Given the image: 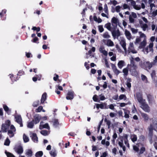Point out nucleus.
I'll return each instance as SVG.
<instances>
[{"label":"nucleus","mask_w":157,"mask_h":157,"mask_svg":"<svg viewBox=\"0 0 157 157\" xmlns=\"http://www.w3.org/2000/svg\"><path fill=\"white\" fill-rule=\"evenodd\" d=\"M148 128L149 130L148 135L150 138V142L151 144L153 142L152 139L153 130L157 131V119L153 120L152 124L150 125Z\"/></svg>","instance_id":"obj_1"},{"label":"nucleus","mask_w":157,"mask_h":157,"mask_svg":"<svg viewBox=\"0 0 157 157\" xmlns=\"http://www.w3.org/2000/svg\"><path fill=\"white\" fill-rule=\"evenodd\" d=\"M128 67L131 75L134 76H136L138 75L136 70L137 66L135 61L133 60H131L130 64H128Z\"/></svg>","instance_id":"obj_2"},{"label":"nucleus","mask_w":157,"mask_h":157,"mask_svg":"<svg viewBox=\"0 0 157 157\" xmlns=\"http://www.w3.org/2000/svg\"><path fill=\"white\" fill-rule=\"evenodd\" d=\"M117 27L116 25L114 26L112 28V30L111 31L112 35L114 39L115 38L117 39L120 36V31L118 29H117Z\"/></svg>","instance_id":"obj_3"},{"label":"nucleus","mask_w":157,"mask_h":157,"mask_svg":"<svg viewBox=\"0 0 157 157\" xmlns=\"http://www.w3.org/2000/svg\"><path fill=\"white\" fill-rule=\"evenodd\" d=\"M14 149L15 151L18 154H21L23 151V147L20 144L16 145Z\"/></svg>","instance_id":"obj_4"},{"label":"nucleus","mask_w":157,"mask_h":157,"mask_svg":"<svg viewBox=\"0 0 157 157\" xmlns=\"http://www.w3.org/2000/svg\"><path fill=\"white\" fill-rule=\"evenodd\" d=\"M153 43H150L148 47H147L146 48L143 49V51L144 52L145 54H147L149 51H152L153 52Z\"/></svg>","instance_id":"obj_5"},{"label":"nucleus","mask_w":157,"mask_h":157,"mask_svg":"<svg viewBox=\"0 0 157 157\" xmlns=\"http://www.w3.org/2000/svg\"><path fill=\"white\" fill-rule=\"evenodd\" d=\"M137 17L136 14L133 12H132L131 14H130L129 17V23L134 24L135 22V18Z\"/></svg>","instance_id":"obj_6"},{"label":"nucleus","mask_w":157,"mask_h":157,"mask_svg":"<svg viewBox=\"0 0 157 157\" xmlns=\"http://www.w3.org/2000/svg\"><path fill=\"white\" fill-rule=\"evenodd\" d=\"M141 108L145 112L149 113L150 111V108L148 105L146 103L145 101L140 104Z\"/></svg>","instance_id":"obj_7"},{"label":"nucleus","mask_w":157,"mask_h":157,"mask_svg":"<svg viewBox=\"0 0 157 157\" xmlns=\"http://www.w3.org/2000/svg\"><path fill=\"white\" fill-rule=\"evenodd\" d=\"M136 98L140 103H143V102L145 101V100L144 99L142 98V94L140 92H138L136 94Z\"/></svg>","instance_id":"obj_8"},{"label":"nucleus","mask_w":157,"mask_h":157,"mask_svg":"<svg viewBox=\"0 0 157 157\" xmlns=\"http://www.w3.org/2000/svg\"><path fill=\"white\" fill-rule=\"evenodd\" d=\"M74 97V92L73 91H69L66 98L67 100H72Z\"/></svg>","instance_id":"obj_9"},{"label":"nucleus","mask_w":157,"mask_h":157,"mask_svg":"<svg viewBox=\"0 0 157 157\" xmlns=\"http://www.w3.org/2000/svg\"><path fill=\"white\" fill-rule=\"evenodd\" d=\"M41 118V117L40 115L38 114H36L34 116V119L33 120V121L36 124L38 123Z\"/></svg>","instance_id":"obj_10"},{"label":"nucleus","mask_w":157,"mask_h":157,"mask_svg":"<svg viewBox=\"0 0 157 157\" xmlns=\"http://www.w3.org/2000/svg\"><path fill=\"white\" fill-rule=\"evenodd\" d=\"M16 121L20 124V127L23 126V124H22V120L21 117L20 116L18 115L15 117Z\"/></svg>","instance_id":"obj_11"},{"label":"nucleus","mask_w":157,"mask_h":157,"mask_svg":"<svg viewBox=\"0 0 157 157\" xmlns=\"http://www.w3.org/2000/svg\"><path fill=\"white\" fill-rule=\"evenodd\" d=\"M105 42H104L105 44L108 47H113L114 45L113 42L110 39H108L105 40Z\"/></svg>","instance_id":"obj_12"},{"label":"nucleus","mask_w":157,"mask_h":157,"mask_svg":"<svg viewBox=\"0 0 157 157\" xmlns=\"http://www.w3.org/2000/svg\"><path fill=\"white\" fill-rule=\"evenodd\" d=\"M43 121H41L40 122V125L39 126V128L40 129H42L43 128H46L48 129H50V127L48 123H46L44 124H42Z\"/></svg>","instance_id":"obj_13"},{"label":"nucleus","mask_w":157,"mask_h":157,"mask_svg":"<svg viewBox=\"0 0 157 157\" xmlns=\"http://www.w3.org/2000/svg\"><path fill=\"white\" fill-rule=\"evenodd\" d=\"M111 22H112V25L114 27V26L116 25L117 27V24L119 22V20L115 17H113L111 20Z\"/></svg>","instance_id":"obj_14"},{"label":"nucleus","mask_w":157,"mask_h":157,"mask_svg":"<svg viewBox=\"0 0 157 157\" xmlns=\"http://www.w3.org/2000/svg\"><path fill=\"white\" fill-rule=\"evenodd\" d=\"M141 28L144 31H148L149 29L146 23H142L140 24Z\"/></svg>","instance_id":"obj_15"},{"label":"nucleus","mask_w":157,"mask_h":157,"mask_svg":"<svg viewBox=\"0 0 157 157\" xmlns=\"http://www.w3.org/2000/svg\"><path fill=\"white\" fill-rule=\"evenodd\" d=\"M124 34L127 39L129 40H130L132 38V35L130 32L127 30L125 29Z\"/></svg>","instance_id":"obj_16"},{"label":"nucleus","mask_w":157,"mask_h":157,"mask_svg":"<svg viewBox=\"0 0 157 157\" xmlns=\"http://www.w3.org/2000/svg\"><path fill=\"white\" fill-rule=\"evenodd\" d=\"M112 67L115 74L117 75H118L120 72L117 69L116 66L114 64H113L112 65Z\"/></svg>","instance_id":"obj_17"},{"label":"nucleus","mask_w":157,"mask_h":157,"mask_svg":"<svg viewBox=\"0 0 157 157\" xmlns=\"http://www.w3.org/2000/svg\"><path fill=\"white\" fill-rule=\"evenodd\" d=\"M119 145L122 148L123 150L124 151H125L126 150L125 147L124 145L123 141V140H121L120 141H119L118 143Z\"/></svg>","instance_id":"obj_18"},{"label":"nucleus","mask_w":157,"mask_h":157,"mask_svg":"<svg viewBox=\"0 0 157 157\" xmlns=\"http://www.w3.org/2000/svg\"><path fill=\"white\" fill-rule=\"evenodd\" d=\"M141 115L142 117L144 118L145 121L147 122L148 121L149 117L147 114L144 113H142Z\"/></svg>","instance_id":"obj_19"},{"label":"nucleus","mask_w":157,"mask_h":157,"mask_svg":"<svg viewBox=\"0 0 157 157\" xmlns=\"http://www.w3.org/2000/svg\"><path fill=\"white\" fill-rule=\"evenodd\" d=\"M33 140L35 142H37L38 141V138L36 136V134L35 133H33L31 136Z\"/></svg>","instance_id":"obj_20"},{"label":"nucleus","mask_w":157,"mask_h":157,"mask_svg":"<svg viewBox=\"0 0 157 157\" xmlns=\"http://www.w3.org/2000/svg\"><path fill=\"white\" fill-rule=\"evenodd\" d=\"M120 44L121 45L122 48L124 49L125 52H126L127 49L126 47V43L125 41L124 40H121L120 42Z\"/></svg>","instance_id":"obj_21"},{"label":"nucleus","mask_w":157,"mask_h":157,"mask_svg":"<svg viewBox=\"0 0 157 157\" xmlns=\"http://www.w3.org/2000/svg\"><path fill=\"white\" fill-rule=\"evenodd\" d=\"M9 126L5 124H3L2 125V129L3 132H6L7 130L9 128Z\"/></svg>","instance_id":"obj_22"},{"label":"nucleus","mask_w":157,"mask_h":157,"mask_svg":"<svg viewBox=\"0 0 157 157\" xmlns=\"http://www.w3.org/2000/svg\"><path fill=\"white\" fill-rule=\"evenodd\" d=\"M25 155L27 156V157H31L33 155V152L30 149H28L26 150Z\"/></svg>","instance_id":"obj_23"},{"label":"nucleus","mask_w":157,"mask_h":157,"mask_svg":"<svg viewBox=\"0 0 157 157\" xmlns=\"http://www.w3.org/2000/svg\"><path fill=\"white\" fill-rule=\"evenodd\" d=\"M146 44V40H143V41L140 43L139 46L140 48H142L144 47Z\"/></svg>","instance_id":"obj_24"},{"label":"nucleus","mask_w":157,"mask_h":157,"mask_svg":"<svg viewBox=\"0 0 157 157\" xmlns=\"http://www.w3.org/2000/svg\"><path fill=\"white\" fill-rule=\"evenodd\" d=\"M49 153L53 157H55L57 155L56 151L55 149H52V150L49 152Z\"/></svg>","instance_id":"obj_25"},{"label":"nucleus","mask_w":157,"mask_h":157,"mask_svg":"<svg viewBox=\"0 0 157 157\" xmlns=\"http://www.w3.org/2000/svg\"><path fill=\"white\" fill-rule=\"evenodd\" d=\"M47 94L45 93H44L42 95L41 103H43L46 99Z\"/></svg>","instance_id":"obj_26"},{"label":"nucleus","mask_w":157,"mask_h":157,"mask_svg":"<svg viewBox=\"0 0 157 157\" xmlns=\"http://www.w3.org/2000/svg\"><path fill=\"white\" fill-rule=\"evenodd\" d=\"M104 27L106 28L108 30L111 32L112 30V28H111V24L110 23H107L105 24Z\"/></svg>","instance_id":"obj_27"},{"label":"nucleus","mask_w":157,"mask_h":157,"mask_svg":"<svg viewBox=\"0 0 157 157\" xmlns=\"http://www.w3.org/2000/svg\"><path fill=\"white\" fill-rule=\"evenodd\" d=\"M145 66L147 67L145 69L148 68L150 69L152 66V64L149 62H145Z\"/></svg>","instance_id":"obj_28"},{"label":"nucleus","mask_w":157,"mask_h":157,"mask_svg":"<svg viewBox=\"0 0 157 157\" xmlns=\"http://www.w3.org/2000/svg\"><path fill=\"white\" fill-rule=\"evenodd\" d=\"M34 125V123L33 121H32L28 123L27 126L28 128H33Z\"/></svg>","instance_id":"obj_29"},{"label":"nucleus","mask_w":157,"mask_h":157,"mask_svg":"<svg viewBox=\"0 0 157 157\" xmlns=\"http://www.w3.org/2000/svg\"><path fill=\"white\" fill-rule=\"evenodd\" d=\"M141 78L142 80L145 83H147L148 82L147 78L144 75L142 74L141 75Z\"/></svg>","instance_id":"obj_30"},{"label":"nucleus","mask_w":157,"mask_h":157,"mask_svg":"<svg viewBox=\"0 0 157 157\" xmlns=\"http://www.w3.org/2000/svg\"><path fill=\"white\" fill-rule=\"evenodd\" d=\"M102 36L105 38H109L110 37V36L108 32H105L103 34Z\"/></svg>","instance_id":"obj_31"},{"label":"nucleus","mask_w":157,"mask_h":157,"mask_svg":"<svg viewBox=\"0 0 157 157\" xmlns=\"http://www.w3.org/2000/svg\"><path fill=\"white\" fill-rule=\"evenodd\" d=\"M124 61L123 60H121L118 63V66L119 68L121 69L124 66Z\"/></svg>","instance_id":"obj_32"},{"label":"nucleus","mask_w":157,"mask_h":157,"mask_svg":"<svg viewBox=\"0 0 157 157\" xmlns=\"http://www.w3.org/2000/svg\"><path fill=\"white\" fill-rule=\"evenodd\" d=\"M156 74L155 71H152L151 73V78L154 81H156V76L155 75Z\"/></svg>","instance_id":"obj_33"},{"label":"nucleus","mask_w":157,"mask_h":157,"mask_svg":"<svg viewBox=\"0 0 157 157\" xmlns=\"http://www.w3.org/2000/svg\"><path fill=\"white\" fill-rule=\"evenodd\" d=\"M131 138L133 142H134L136 141L137 137L136 135L134 134L131 135Z\"/></svg>","instance_id":"obj_34"},{"label":"nucleus","mask_w":157,"mask_h":157,"mask_svg":"<svg viewBox=\"0 0 157 157\" xmlns=\"http://www.w3.org/2000/svg\"><path fill=\"white\" fill-rule=\"evenodd\" d=\"M139 33L140 38H144V40H146V36L144 33H142L141 32H139Z\"/></svg>","instance_id":"obj_35"},{"label":"nucleus","mask_w":157,"mask_h":157,"mask_svg":"<svg viewBox=\"0 0 157 157\" xmlns=\"http://www.w3.org/2000/svg\"><path fill=\"white\" fill-rule=\"evenodd\" d=\"M13 131L11 130H9L8 132V134L9 136L10 137H13L14 135V132Z\"/></svg>","instance_id":"obj_36"},{"label":"nucleus","mask_w":157,"mask_h":157,"mask_svg":"<svg viewBox=\"0 0 157 157\" xmlns=\"http://www.w3.org/2000/svg\"><path fill=\"white\" fill-rule=\"evenodd\" d=\"M124 113L125 114L124 117L126 118H129V116L128 115V114L129 113V112L128 111L125 110V109H124Z\"/></svg>","instance_id":"obj_37"},{"label":"nucleus","mask_w":157,"mask_h":157,"mask_svg":"<svg viewBox=\"0 0 157 157\" xmlns=\"http://www.w3.org/2000/svg\"><path fill=\"white\" fill-rule=\"evenodd\" d=\"M101 144L103 145H105H105L106 146H108L110 144L109 142L108 141H107L106 142H105V139H104L102 140L101 141Z\"/></svg>","instance_id":"obj_38"},{"label":"nucleus","mask_w":157,"mask_h":157,"mask_svg":"<svg viewBox=\"0 0 157 157\" xmlns=\"http://www.w3.org/2000/svg\"><path fill=\"white\" fill-rule=\"evenodd\" d=\"M43 155V152L41 151H39L37 152L36 154V157H41Z\"/></svg>","instance_id":"obj_39"},{"label":"nucleus","mask_w":157,"mask_h":157,"mask_svg":"<svg viewBox=\"0 0 157 157\" xmlns=\"http://www.w3.org/2000/svg\"><path fill=\"white\" fill-rule=\"evenodd\" d=\"M145 62H143L142 61H140L139 63V65L142 68L145 69V67H147L145 66Z\"/></svg>","instance_id":"obj_40"},{"label":"nucleus","mask_w":157,"mask_h":157,"mask_svg":"<svg viewBox=\"0 0 157 157\" xmlns=\"http://www.w3.org/2000/svg\"><path fill=\"white\" fill-rule=\"evenodd\" d=\"M59 124L58 121V119H55L53 121V125L55 127H57L59 125Z\"/></svg>","instance_id":"obj_41"},{"label":"nucleus","mask_w":157,"mask_h":157,"mask_svg":"<svg viewBox=\"0 0 157 157\" xmlns=\"http://www.w3.org/2000/svg\"><path fill=\"white\" fill-rule=\"evenodd\" d=\"M128 68H125L123 69V72L124 73V76H126L128 74Z\"/></svg>","instance_id":"obj_42"},{"label":"nucleus","mask_w":157,"mask_h":157,"mask_svg":"<svg viewBox=\"0 0 157 157\" xmlns=\"http://www.w3.org/2000/svg\"><path fill=\"white\" fill-rule=\"evenodd\" d=\"M100 108L101 109H106V103H102L99 104Z\"/></svg>","instance_id":"obj_43"},{"label":"nucleus","mask_w":157,"mask_h":157,"mask_svg":"<svg viewBox=\"0 0 157 157\" xmlns=\"http://www.w3.org/2000/svg\"><path fill=\"white\" fill-rule=\"evenodd\" d=\"M128 51L129 52H132L133 54H135L137 53V51L135 49L134 47L131 48H130V49H128Z\"/></svg>","instance_id":"obj_44"},{"label":"nucleus","mask_w":157,"mask_h":157,"mask_svg":"<svg viewBox=\"0 0 157 157\" xmlns=\"http://www.w3.org/2000/svg\"><path fill=\"white\" fill-rule=\"evenodd\" d=\"M23 139L24 142L25 143L28 142L29 140L28 137L26 136L25 134L23 135Z\"/></svg>","instance_id":"obj_45"},{"label":"nucleus","mask_w":157,"mask_h":157,"mask_svg":"<svg viewBox=\"0 0 157 157\" xmlns=\"http://www.w3.org/2000/svg\"><path fill=\"white\" fill-rule=\"evenodd\" d=\"M145 148L143 147H142L140 149V151L138 152V154L139 155L143 154L145 151Z\"/></svg>","instance_id":"obj_46"},{"label":"nucleus","mask_w":157,"mask_h":157,"mask_svg":"<svg viewBox=\"0 0 157 157\" xmlns=\"http://www.w3.org/2000/svg\"><path fill=\"white\" fill-rule=\"evenodd\" d=\"M126 99V97L124 94H121L119 97V99L120 100L124 99V100H125Z\"/></svg>","instance_id":"obj_47"},{"label":"nucleus","mask_w":157,"mask_h":157,"mask_svg":"<svg viewBox=\"0 0 157 157\" xmlns=\"http://www.w3.org/2000/svg\"><path fill=\"white\" fill-rule=\"evenodd\" d=\"M10 143V141L9 139L8 138H7L6 140L4 143V144L5 145L9 146V145Z\"/></svg>","instance_id":"obj_48"},{"label":"nucleus","mask_w":157,"mask_h":157,"mask_svg":"<svg viewBox=\"0 0 157 157\" xmlns=\"http://www.w3.org/2000/svg\"><path fill=\"white\" fill-rule=\"evenodd\" d=\"M98 28L99 32L101 33H102L104 31V29L102 25H98Z\"/></svg>","instance_id":"obj_49"},{"label":"nucleus","mask_w":157,"mask_h":157,"mask_svg":"<svg viewBox=\"0 0 157 157\" xmlns=\"http://www.w3.org/2000/svg\"><path fill=\"white\" fill-rule=\"evenodd\" d=\"M40 133L43 135L46 136L48 135V132L46 130H42Z\"/></svg>","instance_id":"obj_50"},{"label":"nucleus","mask_w":157,"mask_h":157,"mask_svg":"<svg viewBox=\"0 0 157 157\" xmlns=\"http://www.w3.org/2000/svg\"><path fill=\"white\" fill-rule=\"evenodd\" d=\"M5 153L7 157H15L10 152L6 151Z\"/></svg>","instance_id":"obj_51"},{"label":"nucleus","mask_w":157,"mask_h":157,"mask_svg":"<svg viewBox=\"0 0 157 157\" xmlns=\"http://www.w3.org/2000/svg\"><path fill=\"white\" fill-rule=\"evenodd\" d=\"M131 30L132 33L133 34H136L138 32V30L137 29H136L134 28H131Z\"/></svg>","instance_id":"obj_52"},{"label":"nucleus","mask_w":157,"mask_h":157,"mask_svg":"<svg viewBox=\"0 0 157 157\" xmlns=\"http://www.w3.org/2000/svg\"><path fill=\"white\" fill-rule=\"evenodd\" d=\"M128 9L129 10H130V8L129 6L126 4H124L123 5V9Z\"/></svg>","instance_id":"obj_53"},{"label":"nucleus","mask_w":157,"mask_h":157,"mask_svg":"<svg viewBox=\"0 0 157 157\" xmlns=\"http://www.w3.org/2000/svg\"><path fill=\"white\" fill-rule=\"evenodd\" d=\"M39 101L37 100L34 101L33 104V106L34 107H37L38 105L39 104Z\"/></svg>","instance_id":"obj_54"},{"label":"nucleus","mask_w":157,"mask_h":157,"mask_svg":"<svg viewBox=\"0 0 157 157\" xmlns=\"http://www.w3.org/2000/svg\"><path fill=\"white\" fill-rule=\"evenodd\" d=\"M43 109V107L42 106H39L38 108L36 109V112H40Z\"/></svg>","instance_id":"obj_55"},{"label":"nucleus","mask_w":157,"mask_h":157,"mask_svg":"<svg viewBox=\"0 0 157 157\" xmlns=\"http://www.w3.org/2000/svg\"><path fill=\"white\" fill-rule=\"evenodd\" d=\"M121 8V7L119 6H117L115 7L116 11L117 12H119L120 11V9Z\"/></svg>","instance_id":"obj_56"},{"label":"nucleus","mask_w":157,"mask_h":157,"mask_svg":"<svg viewBox=\"0 0 157 157\" xmlns=\"http://www.w3.org/2000/svg\"><path fill=\"white\" fill-rule=\"evenodd\" d=\"M133 150L135 151L136 152H138V153L139 148L136 146H133Z\"/></svg>","instance_id":"obj_57"},{"label":"nucleus","mask_w":157,"mask_h":157,"mask_svg":"<svg viewBox=\"0 0 157 157\" xmlns=\"http://www.w3.org/2000/svg\"><path fill=\"white\" fill-rule=\"evenodd\" d=\"M104 10L105 11V12L106 13H107L108 12V7L107 6V5L106 4H105V5L104 6Z\"/></svg>","instance_id":"obj_58"},{"label":"nucleus","mask_w":157,"mask_h":157,"mask_svg":"<svg viewBox=\"0 0 157 157\" xmlns=\"http://www.w3.org/2000/svg\"><path fill=\"white\" fill-rule=\"evenodd\" d=\"M3 108L4 109V110L6 112H7L9 110V108L6 105H3Z\"/></svg>","instance_id":"obj_59"},{"label":"nucleus","mask_w":157,"mask_h":157,"mask_svg":"<svg viewBox=\"0 0 157 157\" xmlns=\"http://www.w3.org/2000/svg\"><path fill=\"white\" fill-rule=\"evenodd\" d=\"M97 96L96 95H94L93 98V99L94 101H97L98 99L97 98Z\"/></svg>","instance_id":"obj_60"},{"label":"nucleus","mask_w":157,"mask_h":157,"mask_svg":"<svg viewBox=\"0 0 157 157\" xmlns=\"http://www.w3.org/2000/svg\"><path fill=\"white\" fill-rule=\"evenodd\" d=\"M100 97V99L101 100H104L105 99V98L104 96L102 95V94H101L99 95Z\"/></svg>","instance_id":"obj_61"},{"label":"nucleus","mask_w":157,"mask_h":157,"mask_svg":"<svg viewBox=\"0 0 157 157\" xmlns=\"http://www.w3.org/2000/svg\"><path fill=\"white\" fill-rule=\"evenodd\" d=\"M10 130H12L14 132H15L16 131L15 128L13 125H12L10 126Z\"/></svg>","instance_id":"obj_62"},{"label":"nucleus","mask_w":157,"mask_h":157,"mask_svg":"<svg viewBox=\"0 0 157 157\" xmlns=\"http://www.w3.org/2000/svg\"><path fill=\"white\" fill-rule=\"evenodd\" d=\"M152 16L154 17L155 16L157 15V9L155 10L152 13Z\"/></svg>","instance_id":"obj_63"},{"label":"nucleus","mask_w":157,"mask_h":157,"mask_svg":"<svg viewBox=\"0 0 157 157\" xmlns=\"http://www.w3.org/2000/svg\"><path fill=\"white\" fill-rule=\"evenodd\" d=\"M107 155V153L106 152H105L103 153L102 155L100 157H106Z\"/></svg>","instance_id":"obj_64"}]
</instances>
